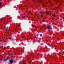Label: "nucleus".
I'll use <instances>...</instances> for the list:
<instances>
[{"instance_id":"5701e85b","label":"nucleus","mask_w":64,"mask_h":64,"mask_svg":"<svg viewBox=\"0 0 64 64\" xmlns=\"http://www.w3.org/2000/svg\"><path fill=\"white\" fill-rule=\"evenodd\" d=\"M15 37H16V36H15Z\"/></svg>"},{"instance_id":"9d476101","label":"nucleus","mask_w":64,"mask_h":64,"mask_svg":"<svg viewBox=\"0 0 64 64\" xmlns=\"http://www.w3.org/2000/svg\"><path fill=\"white\" fill-rule=\"evenodd\" d=\"M54 17H56V15H54Z\"/></svg>"},{"instance_id":"6ab92c4d","label":"nucleus","mask_w":64,"mask_h":64,"mask_svg":"<svg viewBox=\"0 0 64 64\" xmlns=\"http://www.w3.org/2000/svg\"><path fill=\"white\" fill-rule=\"evenodd\" d=\"M63 53H64V51L63 52Z\"/></svg>"},{"instance_id":"39448f33","label":"nucleus","mask_w":64,"mask_h":64,"mask_svg":"<svg viewBox=\"0 0 64 64\" xmlns=\"http://www.w3.org/2000/svg\"><path fill=\"white\" fill-rule=\"evenodd\" d=\"M38 1H40V3H41V4H42V3L41 2L42 1V0H38Z\"/></svg>"},{"instance_id":"6e6552de","label":"nucleus","mask_w":64,"mask_h":64,"mask_svg":"<svg viewBox=\"0 0 64 64\" xmlns=\"http://www.w3.org/2000/svg\"><path fill=\"white\" fill-rule=\"evenodd\" d=\"M49 12H46V14H49Z\"/></svg>"},{"instance_id":"412c9836","label":"nucleus","mask_w":64,"mask_h":64,"mask_svg":"<svg viewBox=\"0 0 64 64\" xmlns=\"http://www.w3.org/2000/svg\"><path fill=\"white\" fill-rule=\"evenodd\" d=\"M0 1H1L2 0H0Z\"/></svg>"},{"instance_id":"f8f14e48","label":"nucleus","mask_w":64,"mask_h":64,"mask_svg":"<svg viewBox=\"0 0 64 64\" xmlns=\"http://www.w3.org/2000/svg\"><path fill=\"white\" fill-rule=\"evenodd\" d=\"M32 26L33 27V25H32Z\"/></svg>"},{"instance_id":"2eb2a0df","label":"nucleus","mask_w":64,"mask_h":64,"mask_svg":"<svg viewBox=\"0 0 64 64\" xmlns=\"http://www.w3.org/2000/svg\"><path fill=\"white\" fill-rule=\"evenodd\" d=\"M5 47H4V49H5Z\"/></svg>"},{"instance_id":"7ed1b4c3","label":"nucleus","mask_w":64,"mask_h":64,"mask_svg":"<svg viewBox=\"0 0 64 64\" xmlns=\"http://www.w3.org/2000/svg\"><path fill=\"white\" fill-rule=\"evenodd\" d=\"M9 59V58H6L5 59H4L3 60V61H7V60H8Z\"/></svg>"},{"instance_id":"4be33fe9","label":"nucleus","mask_w":64,"mask_h":64,"mask_svg":"<svg viewBox=\"0 0 64 64\" xmlns=\"http://www.w3.org/2000/svg\"><path fill=\"white\" fill-rule=\"evenodd\" d=\"M64 57V56H63V57Z\"/></svg>"},{"instance_id":"4468645a","label":"nucleus","mask_w":64,"mask_h":64,"mask_svg":"<svg viewBox=\"0 0 64 64\" xmlns=\"http://www.w3.org/2000/svg\"><path fill=\"white\" fill-rule=\"evenodd\" d=\"M2 61V60L1 59V60H0V61Z\"/></svg>"},{"instance_id":"a211bd4d","label":"nucleus","mask_w":64,"mask_h":64,"mask_svg":"<svg viewBox=\"0 0 64 64\" xmlns=\"http://www.w3.org/2000/svg\"><path fill=\"white\" fill-rule=\"evenodd\" d=\"M42 55H43V54H41V56H42Z\"/></svg>"},{"instance_id":"20e7f679","label":"nucleus","mask_w":64,"mask_h":64,"mask_svg":"<svg viewBox=\"0 0 64 64\" xmlns=\"http://www.w3.org/2000/svg\"><path fill=\"white\" fill-rule=\"evenodd\" d=\"M40 14H41V17H42V16H43V15H42V14H43V13H44V12H40Z\"/></svg>"},{"instance_id":"1a4fd4ad","label":"nucleus","mask_w":64,"mask_h":64,"mask_svg":"<svg viewBox=\"0 0 64 64\" xmlns=\"http://www.w3.org/2000/svg\"><path fill=\"white\" fill-rule=\"evenodd\" d=\"M23 64H26V63H25V62H23Z\"/></svg>"},{"instance_id":"9b49d317","label":"nucleus","mask_w":64,"mask_h":64,"mask_svg":"<svg viewBox=\"0 0 64 64\" xmlns=\"http://www.w3.org/2000/svg\"><path fill=\"white\" fill-rule=\"evenodd\" d=\"M1 3H0V6H1Z\"/></svg>"},{"instance_id":"ddd939ff","label":"nucleus","mask_w":64,"mask_h":64,"mask_svg":"<svg viewBox=\"0 0 64 64\" xmlns=\"http://www.w3.org/2000/svg\"><path fill=\"white\" fill-rule=\"evenodd\" d=\"M36 36H38V34H36Z\"/></svg>"},{"instance_id":"423d86ee","label":"nucleus","mask_w":64,"mask_h":64,"mask_svg":"<svg viewBox=\"0 0 64 64\" xmlns=\"http://www.w3.org/2000/svg\"><path fill=\"white\" fill-rule=\"evenodd\" d=\"M8 39L9 40H11V39H12V38L11 37H9Z\"/></svg>"},{"instance_id":"dca6fc26","label":"nucleus","mask_w":64,"mask_h":64,"mask_svg":"<svg viewBox=\"0 0 64 64\" xmlns=\"http://www.w3.org/2000/svg\"><path fill=\"white\" fill-rule=\"evenodd\" d=\"M42 7H44V6L43 5V6H42Z\"/></svg>"},{"instance_id":"f03ea898","label":"nucleus","mask_w":64,"mask_h":64,"mask_svg":"<svg viewBox=\"0 0 64 64\" xmlns=\"http://www.w3.org/2000/svg\"><path fill=\"white\" fill-rule=\"evenodd\" d=\"M48 29H50L51 28V26H50L48 24Z\"/></svg>"},{"instance_id":"aec40b11","label":"nucleus","mask_w":64,"mask_h":64,"mask_svg":"<svg viewBox=\"0 0 64 64\" xmlns=\"http://www.w3.org/2000/svg\"><path fill=\"white\" fill-rule=\"evenodd\" d=\"M42 22H43V20H42Z\"/></svg>"},{"instance_id":"0eeeda50","label":"nucleus","mask_w":64,"mask_h":64,"mask_svg":"<svg viewBox=\"0 0 64 64\" xmlns=\"http://www.w3.org/2000/svg\"><path fill=\"white\" fill-rule=\"evenodd\" d=\"M23 18H24V19H25L26 17L25 16H24L23 17Z\"/></svg>"},{"instance_id":"f3484780","label":"nucleus","mask_w":64,"mask_h":64,"mask_svg":"<svg viewBox=\"0 0 64 64\" xmlns=\"http://www.w3.org/2000/svg\"><path fill=\"white\" fill-rule=\"evenodd\" d=\"M63 19H64V16L63 18Z\"/></svg>"},{"instance_id":"f257e3e1","label":"nucleus","mask_w":64,"mask_h":64,"mask_svg":"<svg viewBox=\"0 0 64 64\" xmlns=\"http://www.w3.org/2000/svg\"><path fill=\"white\" fill-rule=\"evenodd\" d=\"M10 62L11 64H13V60H10Z\"/></svg>"}]
</instances>
